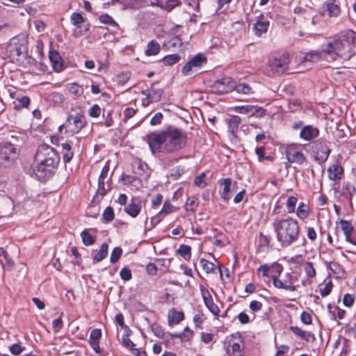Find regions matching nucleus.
Masks as SVG:
<instances>
[{
	"mask_svg": "<svg viewBox=\"0 0 356 356\" xmlns=\"http://www.w3.org/2000/svg\"><path fill=\"white\" fill-rule=\"evenodd\" d=\"M147 142L153 154L175 153L186 145L187 136L177 128L151 132L146 136Z\"/></svg>",
	"mask_w": 356,
	"mask_h": 356,
	"instance_id": "obj_1",
	"label": "nucleus"
},
{
	"mask_svg": "<svg viewBox=\"0 0 356 356\" xmlns=\"http://www.w3.org/2000/svg\"><path fill=\"white\" fill-rule=\"evenodd\" d=\"M34 163V175L40 181L45 182L55 174L60 163V155L52 147L42 145L37 149Z\"/></svg>",
	"mask_w": 356,
	"mask_h": 356,
	"instance_id": "obj_2",
	"label": "nucleus"
},
{
	"mask_svg": "<svg viewBox=\"0 0 356 356\" xmlns=\"http://www.w3.org/2000/svg\"><path fill=\"white\" fill-rule=\"evenodd\" d=\"M323 51L334 60L337 58L350 60L356 55V32L351 29L341 31L335 39L326 44Z\"/></svg>",
	"mask_w": 356,
	"mask_h": 356,
	"instance_id": "obj_3",
	"label": "nucleus"
},
{
	"mask_svg": "<svg viewBox=\"0 0 356 356\" xmlns=\"http://www.w3.org/2000/svg\"><path fill=\"white\" fill-rule=\"evenodd\" d=\"M272 227L277 243L282 248H289L299 241L300 227L298 220L291 216L275 218Z\"/></svg>",
	"mask_w": 356,
	"mask_h": 356,
	"instance_id": "obj_4",
	"label": "nucleus"
},
{
	"mask_svg": "<svg viewBox=\"0 0 356 356\" xmlns=\"http://www.w3.org/2000/svg\"><path fill=\"white\" fill-rule=\"evenodd\" d=\"M272 268L275 269V274L272 275L273 286L279 289H284L289 291H295L298 285L295 283L298 281V277L291 273H286L282 277H280L283 270V266L280 264L274 263Z\"/></svg>",
	"mask_w": 356,
	"mask_h": 356,
	"instance_id": "obj_5",
	"label": "nucleus"
},
{
	"mask_svg": "<svg viewBox=\"0 0 356 356\" xmlns=\"http://www.w3.org/2000/svg\"><path fill=\"white\" fill-rule=\"evenodd\" d=\"M284 150L289 163L301 165L307 162V156L302 152L300 145L296 143L287 144Z\"/></svg>",
	"mask_w": 356,
	"mask_h": 356,
	"instance_id": "obj_6",
	"label": "nucleus"
},
{
	"mask_svg": "<svg viewBox=\"0 0 356 356\" xmlns=\"http://www.w3.org/2000/svg\"><path fill=\"white\" fill-rule=\"evenodd\" d=\"M86 118L82 113H77L76 115H70L65 122V131L70 136H74L81 131L86 126Z\"/></svg>",
	"mask_w": 356,
	"mask_h": 356,
	"instance_id": "obj_7",
	"label": "nucleus"
},
{
	"mask_svg": "<svg viewBox=\"0 0 356 356\" xmlns=\"http://www.w3.org/2000/svg\"><path fill=\"white\" fill-rule=\"evenodd\" d=\"M311 149L314 156V159L318 163H324L328 159L331 149L327 145L325 140L320 138L312 143Z\"/></svg>",
	"mask_w": 356,
	"mask_h": 356,
	"instance_id": "obj_8",
	"label": "nucleus"
},
{
	"mask_svg": "<svg viewBox=\"0 0 356 356\" xmlns=\"http://www.w3.org/2000/svg\"><path fill=\"white\" fill-rule=\"evenodd\" d=\"M269 67L277 73H283L289 68L290 63L289 55L287 53L273 56L269 59Z\"/></svg>",
	"mask_w": 356,
	"mask_h": 356,
	"instance_id": "obj_9",
	"label": "nucleus"
},
{
	"mask_svg": "<svg viewBox=\"0 0 356 356\" xmlns=\"http://www.w3.org/2000/svg\"><path fill=\"white\" fill-rule=\"evenodd\" d=\"M207 59L202 54H197L193 58L189 60L182 67L181 73L184 76H188L194 70L201 67L204 64L207 63Z\"/></svg>",
	"mask_w": 356,
	"mask_h": 356,
	"instance_id": "obj_10",
	"label": "nucleus"
},
{
	"mask_svg": "<svg viewBox=\"0 0 356 356\" xmlns=\"http://www.w3.org/2000/svg\"><path fill=\"white\" fill-rule=\"evenodd\" d=\"M235 81L231 77H224L216 80L213 86V89L219 94H225L234 90Z\"/></svg>",
	"mask_w": 356,
	"mask_h": 356,
	"instance_id": "obj_11",
	"label": "nucleus"
},
{
	"mask_svg": "<svg viewBox=\"0 0 356 356\" xmlns=\"http://www.w3.org/2000/svg\"><path fill=\"white\" fill-rule=\"evenodd\" d=\"M17 157V149L13 144L6 143L0 145V161H13Z\"/></svg>",
	"mask_w": 356,
	"mask_h": 356,
	"instance_id": "obj_12",
	"label": "nucleus"
},
{
	"mask_svg": "<svg viewBox=\"0 0 356 356\" xmlns=\"http://www.w3.org/2000/svg\"><path fill=\"white\" fill-rule=\"evenodd\" d=\"M175 211V207L171 204L170 200H166L163 205L162 209L151 218V224L152 227H156L166 215L173 213Z\"/></svg>",
	"mask_w": 356,
	"mask_h": 356,
	"instance_id": "obj_13",
	"label": "nucleus"
},
{
	"mask_svg": "<svg viewBox=\"0 0 356 356\" xmlns=\"http://www.w3.org/2000/svg\"><path fill=\"white\" fill-rule=\"evenodd\" d=\"M319 134L320 131L318 127L307 124L302 127L299 137L304 141L310 142L317 138Z\"/></svg>",
	"mask_w": 356,
	"mask_h": 356,
	"instance_id": "obj_14",
	"label": "nucleus"
},
{
	"mask_svg": "<svg viewBox=\"0 0 356 356\" xmlns=\"http://www.w3.org/2000/svg\"><path fill=\"white\" fill-rule=\"evenodd\" d=\"M270 22L263 14L257 17V22L254 24L252 31L255 35L260 37L268 31Z\"/></svg>",
	"mask_w": 356,
	"mask_h": 356,
	"instance_id": "obj_15",
	"label": "nucleus"
},
{
	"mask_svg": "<svg viewBox=\"0 0 356 356\" xmlns=\"http://www.w3.org/2000/svg\"><path fill=\"white\" fill-rule=\"evenodd\" d=\"M327 172L328 179L334 181H339L344 177V168L339 163L330 165Z\"/></svg>",
	"mask_w": 356,
	"mask_h": 356,
	"instance_id": "obj_16",
	"label": "nucleus"
},
{
	"mask_svg": "<svg viewBox=\"0 0 356 356\" xmlns=\"http://www.w3.org/2000/svg\"><path fill=\"white\" fill-rule=\"evenodd\" d=\"M234 111L241 114H248L250 113H252L253 114L257 113L259 116L265 115V110L264 108L254 105L237 106L234 108Z\"/></svg>",
	"mask_w": 356,
	"mask_h": 356,
	"instance_id": "obj_17",
	"label": "nucleus"
},
{
	"mask_svg": "<svg viewBox=\"0 0 356 356\" xmlns=\"http://www.w3.org/2000/svg\"><path fill=\"white\" fill-rule=\"evenodd\" d=\"M142 93L146 96L142 99V105L146 107L152 102L159 101L162 96L163 91L161 90H152L149 91L143 90Z\"/></svg>",
	"mask_w": 356,
	"mask_h": 356,
	"instance_id": "obj_18",
	"label": "nucleus"
},
{
	"mask_svg": "<svg viewBox=\"0 0 356 356\" xmlns=\"http://www.w3.org/2000/svg\"><path fill=\"white\" fill-rule=\"evenodd\" d=\"M102 337V331L100 329H93L90 334L89 344L96 353H101L102 350L99 346V341Z\"/></svg>",
	"mask_w": 356,
	"mask_h": 356,
	"instance_id": "obj_19",
	"label": "nucleus"
},
{
	"mask_svg": "<svg viewBox=\"0 0 356 356\" xmlns=\"http://www.w3.org/2000/svg\"><path fill=\"white\" fill-rule=\"evenodd\" d=\"M327 309L330 319L334 321L343 319L346 314V310L337 305H332L331 303L327 304Z\"/></svg>",
	"mask_w": 356,
	"mask_h": 356,
	"instance_id": "obj_20",
	"label": "nucleus"
},
{
	"mask_svg": "<svg viewBox=\"0 0 356 356\" xmlns=\"http://www.w3.org/2000/svg\"><path fill=\"white\" fill-rule=\"evenodd\" d=\"M49 59L54 71L59 72L63 70V59L57 51L53 49L50 50L49 52Z\"/></svg>",
	"mask_w": 356,
	"mask_h": 356,
	"instance_id": "obj_21",
	"label": "nucleus"
},
{
	"mask_svg": "<svg viewBox=\"0 0 356 356\" xmlns=\"http://www.w3.org/2000/svg\"><path fill=\"white\" fill-rule=\"evenodd\" d=\"M24 45L19 43H10L7 47V51L9 56L13 60H19L22 56L23 51L25 50Z\"/></svg>",
	"mask_w": 356,
	"mask_h": 356,
	"instance_id": "obj_22",
	"label": "nucleus"
},
{
	"mask_svg": "<svg viewBox=\"0 0 356 356\" xmlns=\"http://www.w3.org/2000/svg\"><path fill=\"white\" fill-rule=\"evenodd\" d=\"M185 315L184 312L177 311L176 309L172 308L168 311V323L169 326L177 325L184 319Z\"/></svg>",
	"mask_w": 356,
	"mask_h": 356,
	"instance_id": "obj_23",
	"label": "nucleus"
},
{
	"mask_svg": "<svg viewBox=\"0 0 356 356\" xmlns=\"http://www.w3.org/2000/svg\"><path fill=\"white\" fill-rule=\"evenodd\" d=\"M70 21L74 26H76V28L73 31V35L75 38H79L81 36L82 32L79 29L80 28L81 24H83L85 22L84 17L80 13L74 12L72 13L70 16Z\"/></svg>",
	"mask_w": 356,
	"mask_h": 356,
	"instance_id": "obj_24",
	"label": "nucleus"
},
{
	"mask_svg": "<svg viewBox=\"0 0 356 356\" xmlns=\"http://www.w3.org/2000/svg\"><path fill=\"white\" fill-rule=\"evenodd\" d=\"M124 212L131 218H136L141 211V203L134 199H131V202L124 207Z\"/></svg>",
	"mask_w": 356,
	"mask_h": 356,
	"instance_id": "obj_25",
	"label": "nucleus"
},
{
	"mask_svg": "<svg viewBox=\"0 0 356 356\" xmlns=\"http://www.w3.org/2000/svg\"><path fill=\"white\" fill-rule=\"evenodd\" d=\"M122 339L123 346L129 348L134 356H147L145 350L135 348L134 343L129 338L128 335H123Z\"/></svg>",
	"mask_w": 356,
	"mask_h": 356,
	"instance_id": "obj_26",
	"label": "nucleus"
},
{
	"mask_svg": "<svg viewBox=\"0 0 356 356\" xmlns=\"http://www.w3.org/2000/svg\"><path fill=\"white\" fill-rule=\"evenodd\" d=\"M218 184L223 186L222 190L220 191L221 198L225 201H228L231 198L232 179L230 178L220 179Z\"/></svg>",
	"mask_w": 356,
	"mask_h": 356,
	"instance_id": "obj_27",
	"label": "nucleus"
},
{
	"mask_svg": "<svg viewBox=\"0 0 356 356\" xmlns=\"http://www.w3.org/2000/svg\"><path fill=\"white\" fill-rule=\"evenodd\" d=\"M355 193L356 188L350 181L343 182L341 191V195L343 199L351 204L353 197Z\"/></svg>",
	"mask_w": 356,
	"mask_h": 356,
	"instance_id": "obj_28",
	"label": "nucleus"
},
{
	"mask_svg": "<svg viewBox=\"0 0 356 356\" xmlns=\"http://www.w3.org/2000/svg\"><path fill=\"white\" fill-rule=\"evenodd\" d=\"M271 241L272 237L270 235L260 232L258 236V245L257 248V251L261 252L268 249Z\"/></svg>",
	"mask_w": 356,
	"mask_h": 356,
	"instance_id": "obj_29",
	"label": "nucleus"
},
{
	"mask_svg": "<svg viewBox=\"0 0 356 356\" xmlns=\"http://www.w3.org/2000/svg\"><path fill=\"white\" fill-rule=\"evenodd\" d=\"M310 211L309 205L303 202H300L298 204V207L296 209L295 212L298 219L300 220H305L309 217Z\"/></svg>",
	"mask_w": 356,
	"mask_h": 356,
	"instance_id": "obj_30",
	"label": "nucleus"
},
{
	"mask_svg": "<svg viewBox=\"0 0 356 356\" xmlns=\"http://www.w3.org/2000/svg\"><path fill=\"white\" fill-rule=\"evenodd\" d=\"M290 330L297 337L301 338L307 342H309L312 339L314 340V335L309 331L302 330L301 328L297 326H291Z\"/></svg>",
	"mask_w": 356,
	"mask_h": 356,
	"instance_id": "obj_31",
	"label": "nucleus"
},
{
	"mask_svg": "<svg viewBox=\"0 0 356 356\" xmlns=\"http://www.w3.org/2000/svg\"><path fill=\"white\" fill-rule=\"evenodd\" d=\"M111 176L107 181V183H106L105 180H101L98 179V186L96 192V195L94 197L95 198L96 197L100 195L102 197H104L107 193L111 190V186L109 181L111 180Z\"/></svg>",
	"mask_w": 356,
	"mask_h": 356,
	"instance_id": "obj_32",
	"label": "nucleus"
},
{
	"mask_svg": "<svg viewBox=\"0 0 356 356\" xmlns=\"http://www.w3.org/2000/svg\"><path fill=\"white\" fill-rule=\"evenodd\" d=\"M337 0H327L325 3L328 15L330 17H337L341 13V8L339 4L336 3Z\"/></svg>",
	"mask_w": 356,
	"mask_h": 356,
	"instance_id": "obj_33",
	"label": "nucleus"
},
{
	"mask_svg": "<svg viewBox=\"0 0 356 356\" xmlns=\"http://www.w3.org/2000/svg\"><path fill=\"white\" fill-rule=\"evenodd\" d=\"M234 90L238 94L245 95H252L254 93V90L252 87L247 83H238L235 82Z\"/></svg>",
	"mask_w": 356,
	"mask_h": 356,
	"instance_id": "obj_34",
	"label": "nucleus"
},
{
	"mask_svg": "<svg viewBox=\"0 0 356 356\" xmlns=\"http://www.w3.org/2000/svg\"><path fill=\"white\" fill-rule=\"evenodd\" d=\"M133 167V173L137 177L138 179H140L142 177H143L146 172L147 165L145 163H143L140 160L135 161L132 164Z\"/></svg>",
	"mask_w": 356,
	"mask_h": 356,
	"instance_id": "obj_35",
	"label": "nucleus"
},
{
	"mask_svg": "<svg viewBox=\"0 0 356 356\" xmlns=\"http://www.w3.org/2000/svg\"><path fill=\"white\" fill-rule=\"evenodd\" d=\"M161 46L159 43L156 40H152L148 42L147 49L145 51V54L147 56H156L159 54Z\"/></svg>",
	"mask_w": 356,
	"mask_h": 356,
	"instance_id": "obj_36",
	"label": "nucleus"
},
{
	"mask_svg": "<svg viewBox=\"0 0 356 356\" xmlns=\"http://www.w3.org/2000/svg\"><path fill=\"white\" fill-rule=\"evenodd\" d=\"M241 122V118L238 115H232L230 117L228 122L229 131L234 136H236V133L238 129V126Z\"/></svg>",
	"mask_w": 356,
	"mask_h": 356,
	"instance_id": "obj_37",
	"label": "nucleus"
},
{
	"mask_svg": "<svg viewBox=\"0 0 356 356\" xmlns=\"http://www.w3.org/2000/svg\"><path fill=\"white\" fill-rule=\"evenodd\" d=\"M200 265L205 273H216V266L213 262L206 259L202 258L200 260Z\"/></svg>",
	"mask_w": 356,
	"mask_h": 356,
	"instance_id": "obj_38",
	"label": "nucleus"
},
{
	"mask_svg": "<svg viewBox=\"0 0 356 356\" xmlns=\"http://www.w3.org/2000/svg\"><path fill=\"white\" fill-rule=\"evenodd\" d=\"M305 273L308 278H314L316 275V271L314 264L309 261H303L301 264Z\"/></svg>",
	"mask_w": 356,
	"mask_h": 356,
	"instance_id": "obj_39",
	"label": "nucleus"
},
{
	"mask_svg": "<svg viewBox=\"0 0 356 356\" xmlns=\"http://www.w3.org/2000/svg\"><path fill=\"white\" fill-rule=\"evenodd\" d=\"M63 147V161L65 163H67L71 161L74 156V152L71 145L67 143L62 144Z\"/></svg>",
	"mask_w": 356,
	"mask_h": 356,
	"instance_id": "obj_40",
	"label": "nucleus"
},
{
	"mask_svg": "<svg viewBox=\"0 0 356 356\" xmlns=\"http://www.w3.org/2000/svg\"><path fill=\"white\" fill-rule=\"evenodd\" d=\"M108 245L106 243L102 244L99 250L93 257V263H97L104 259L108 255Z\"/></svg>",
	"mask_w": 356,
	"mask_h": 356,
	"instance_id": "obj_41",
	"label": "nucleus"
},
{
	"mask_svg": "<svg viewBox=\"0 0 356 356\" xmlns=\"http://www.w3.org/2000/svg\"><path fill=\"white\" fill-rule=\"evenodd\" d=\"M240 341L234 342L231 345L232 353L234 356H243L244 349V340L239 335Z\"/></svg>",
	"mask_w": 356,
	"mask_h": 356,
	"instance_id": "obj_42",
	"label": "nucleus"
},
{
	"mask_svg": "<svg viewBox=\"0 0 356 356\" xmlns=\"http://www.w3.org/2000/svg\"><path fill=\"white\" fill-rule=\"evenodd\" d=\"M176 253L180 255L184 260L189 261L191 258V248L188 245H180L176 250Z\"/></svg>",
	"mask_w": 356,
	"mask_h": 356,
	"instance_id": "obj_43",
	"label": "nucleus"
},
{
	"mask_svg": "<svg viewBox=\"0 0 356 356\" xmlns=\"http://www.w3.org/2000/svg\"><path fill=\"white\" fill-rule=\"evenodd\" d=\"M199 205L198 198L195 196H191L188 197L185 204V209L186 211H190L194 213Z\"/></svg>",
	"mask_w": 356,
	"mask_h": 356,
	"instance_id": "obj_44",
	"label": "nucleus"
},
{
	"mask_svg": "<svg viewBox=\"0 0 356 356\" xmlns=\"http://www.w3.org/2000/svg\"><path fill=\"white\" fill-rule=\"evenodd\" d=\"M206 307L209 309V311L216 318H218L220 316V308L218 306L214 303L213 298L209 299L208 300L204 302Z\"/></svg>",
	"mask_w": 356,
	"mask_h": 356,
	"instance_id": "obj_45",
	"label": "nucleus"
},
{
	"mask_svg": "<svg viewBox=\"0 0 356 356\" xmlns=\"http://www.w3.org/2000/svg\"><path fill=\"white\" fill-rule=\"evenodd\" d=\"M298 198L296 197L290 195L287 197L285 205L288 213H295Z\"/></svg>",
	"mask_w": 356,
	"mask_h": 356,
	"instance_id": "obj_46",
	"label": "nucleus"
},
{
	"mask_svg": "<svg viewBox=\"0 0 356 356\" xmlns=\"http://www.w3.org/2000/svg\"><path fill=\"white\" fill-rule=\"evenodd\" d=\"M181 59L179 54H173L164 56L162 61L165 65L171 66L178 63Z\"/></svg>",
	"mask_w": 356,
	"mask_h": 356,
	"instance_id": "obj_47",
	"label": "nucleus"
},
{
	"mask_svg": "<svg viewBox=\"0 0 356 356\" xmlns=\"http://www.w3.org/2000/svg\"><path fill=\"white\" fill-rule=\"evenodd\" d=\"M131 75V74L129 71L122 72L116 75L115 82L118 86H124L129 80Z\"/></svg>",
	"mask_w": 356,
	"mask_h": 356,
	"instance_id": "obj_48",
	"label": "nucleus"
},
{
	"mask_svg": "<svg viewBox=\"0 0 356 356\" xmlns=\"http://www.w3.org/2000/svg\"><path fill=\"white\" fill-rule=\"evenodd\" d=\"M255 152L258 156V161L259 162H263L264 160L270 162L274 161L273 156L270 155L265 156V147L264 146L257 147L255 149Z\"/></svg>",
	"mask_w": 356,
	"mask_h": 356,
	"instance_id": "obj_49",
	"label": "nucleus"
},
{
	"mask_svg": "<svg viewBox=\"0 0 356 356\" xmlns=\"http://www.w3.org/2000/svg\"><path fill=\"white\" fill-rule=\"evenodd\" d=\"M145 3L143 0H125L123 8L138 9L144 7Z\"/></svg>",
	"mask_w": 356,
	"mask_h": 356,
	"instance_id": "obj_50",
	"label": "nucleus"
},
{
	"mask_svg": "<svg viewBox=\"0 0 356 356\" xmlns=\"http://www.w3.org/2000/svg\"><path fill=\"white\" fill-rule=\"evenodd\" d=\"M80 236L83 243L86 246L93 245L95 242V238L86 229L81 232Z\"/></svg>",
	"mask_w": 356,
	"mask_h": 356,
	"instance_id": "obj_51",
	"label": "nucleus"
},
{
	"mask_svg": "<svg viewBox=\"0 0 356 356\" xmlns=\"http://www.w3.org/2000/svg\"><path fill=\"white\" fill-rule=\"evenodd\" d=\"M115 218V212L113 207H107L102 213V220L104 222H110Z\"/></svg>",
	"mask_w": 356,
	"mask_h": 356,
	"instance_id": "obj_52",
	"label": "nucleus"
},
{
	"mask_svg": "<svg viewBox=\"0 0 356 356\" xmlns=\"http://www.w3.org/2000/svg\"><path fill=\"white\" fill-rule=\"evenodd\" d=\"M180 5L181 1L179 0H166L165 3H161V8L170 12L175 7L179 6Z\"/></svg>",
	"mask_w": 356,
	"mask_h": 356,
	"instance_id": "obj_53",
	"label": "nucleus"
},
{
	"mask_svg": "<svg viewBox=\"0 0 356 356\" xmlns=\"http://www.w3.org/2000/svg\"><path fill=\"white\" fill-rule=\"evenodd\" d=\"M99 20L101 23L104 24H108L111 26L118 28V24L113 19L111 16L108 14L101 15L99 17Z\"/></svg>",
	"mask_w": 356,
	"mask_h": 356,
	"instance_id": "obj_54",
	"label": "nucleus"
},
{
	"mask_svg": "<svg viewBox=\"0 0 356 356\" xmlns=\"http://www.w3.org/2000/svg\"><path fill=\"white\" fill-rule=\"evenodd\" d=\"M151 330L154 335L158 338L163 339L165 337V333L160 324L157 323H152L151 325Z\"/></svg>",
	"mask_w": 356,
	"mask_h": 356,
	"instance_id": "obj_55",
	"label": "nucleus"
},
{
	"mask_svg": "<svg viewBox=\"0 0 356 356\" xmlns=\"http://www.w3.org/2000/svg\"><path fill=\"white\" fill-rule=\"evenodd\" d=\"M355 299H356V296L355 294L346 293L343 296V299H342L343 305L345 307L350 308V307H353V305H354Z\"/></svg>",
	"mask_w": 356,
	"mask_h": 356,
	"instance_id": "obj_56",
	"label": "nucleus"
},
{
	"mask_svg": "<svg viewBox=\"0 0 356 356\" xmlns=\"http://www.w3.org/2000/svg\"><path fill=\"white\" fill-rule=\"evenodd\" d=\"M67 89L70 93L76 96H80L83 92L82 87L76 83H71L68 84Z\"/></svg>",
	"mask_w": 356,
	"mask_h": 356,
	"instance_id": "obj_57",
	"label": "nucleus"
},
{
	"mask_svg": "<svg viewBox=\"0 0 356 356\" xmlns=\"http://www.w3.org/2000/svg\"><path fill=\"white\" fill-rule=\"evenodd\" d=\"M10 353L15 356L19 355L25 349L24 346H22L19 343H15L9 346Z\"/></svg>",
	"mask_w": 356,
	"mask_h": 356,
	"instance_id": "obj_58",
	"label": "nucleus"
},
{
	"mask_svg": "<svg viewBox=\"0 0 356 356\" xmlns=\"http://www.w3.org/2000/svg\"><path fill=\"white\" fill-rule=\"evenodd\" d=\"M184 172V168L181 165H177L172 168L170 170V176L174 179H178Z\"/></svg>",
	"mask_w": 356,
	"mask_h": 356,
	"instance_id": "obj_59",
	"label": "nucleus"
},
{
	"mask_svg": "<svg viewBox=\"0 0 356 356\" xmlns=\"http://www.w3.org/2000/svg\"><path fill=\"white\" fill-rule=\"evenodd\" d=\"M122 254V249L120 247H115L113 249L110 261L112 264L116 263L119 259L121 257Z\"/></svg>",
	"mask_w": 356,
	"mask_h": 356,
	"instance_id": "obj_60",
	"label": "nucleus"
},
{
	"mask_svg": "<svg viewBox=\"0 0 356 356\" xmlns=\"http://www.w3.org/2000/svg\"><path fill=\"white\" fill-rule=\"evenodd\" d=\"M333 288V284L331 280L326 282L323 288L320 289V294L322 297H325L330 295Z\"/></svg>",
	"mask_w": 356,
	"mask_h": 356,
	"instance_id": "obj_61",
	"label": "nucleus"
},
{
	"mask_svg": "<svg viewBox=\"0 0 356 356\" xmlns=\"http://www.w3.org/2000/svg\"><path fill=\"white\" fill-rule=\"evenodd\" d=\"M181 334V341H189L193 337L194 332L188 327H186Z\"/></svg>",
	"mask_w": 356,
	"mask_h": 356,
	"instance_id": "obj_62",
	"label": "nucleus"
},
{
	"mask_svg": "<svg viewBox=\"0 0 356 356\" xmlns=\"http://www.w3.org/2000/svg\"><path fill=\"white\" fill-rule=\"evenodd\" d=\"M120 276L122 280L127 282L131 280L132 273L128 267H123L120 271Z\"/></svg>",
	"mask_w": 356,
	"mask_h": 356,
	"instance_id": "obj_63",
	"label": "nucleus"
},
{
	"mask_svg": "<svg viewBox=\"0 0 356 356\" xmlns=\"http://www.w3.org/2000/svg\"><path fill=\"white\" fill-rule=\"evenodd\" d=\"M341 228L346 238L350 236L353 231V227L351 224L347 220L341 221Z\"/></svg>",
	"mask_w": 356,
	"mask_h": 356,
	"instance_id": "obj_64",
	"label": "nucleus"
}]
</instances>
